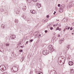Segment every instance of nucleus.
<instances>
[{
	"mask_svg": "<svg viewBox=\"0 0 74 74\" xmlns=\"http://www.w3.org/2000/svg\"><path fill=\"white\" fill-rule=\"evenodd\" d=\"M65 7V5H61V7L59 9V12L60 13L63 12V11H64V8Z\"/></svg>",
	"mask_w": 74,
	"mask_h": 74,
	"instance_id": "obj_1",
	"label": "nucleus"
},
{
	"mask_svg": "<svg viewBox=\"0 0 74 74\" xmlns=\"http://www.w3.org/2000/svg\"><path fill=\"white\" fill-rule=\"evenodd\" d=\"M0 70L2 71H4L6 70V68L5 66L3 65H1L0 66Z\"/></svg>",
	"mask_w": 74,
	"mask_h": 74,
	"instance_id": "obj_2",
	"label": "nucleus"
},
{
	"mask_svg": "<svg viewBox=\"0 0 74 74\" xmlns=\"http://www.w3.org/2000/svg\"><path fill=\"white\" fill-rule=\"evenodd\" d=\"M49 48L51 52H53V51H55V49L53 48V46L51 45H49Z\"/></svg>",
	"mask_w": 74,
	"mask_h": 74,
	"instance_id": "obj_3",
	"label": "nucleus"
},
{
	"mask_svg": "<svg viewBox=\"0 0 74 74\" xmlns=\"http://www.w3.org/2000/svg\"><path fill=\"white\" fill-rule=\"evenodd\" d=\"M12 70L14 72H17L18 71V68L17 66H14L12 68Z\"/></svg>",
	"mask_w": 74,
	"mask_h": 74,
	"instance_id": "obj_4",
	"label": "nucleus"
},
{
	"mask_svg": "<svg viewBox=\"0 0 74 74\" xmlns=\"http://www.w3.org/2000/svg\"><path fill=\"white\" fill-rule=\"evenodd\" d=\"M48 53H49V51L47 50H44L43 51V53L44 55H47V54H48Z\"/></svg>",
	"mask_w": 74,
	"mask_h": 74,
	"instance_id": "obj_5",
	"label": "nucleus"
},
{
	"mask_svg": "<svg viewBox=\"0 0 74 74\" xmlns=\"http://www.w3.org/2000/svg\"><path fill=\"white\" fill-rule=\"evenodd\" d=\"M70 48V46L69 45H67L66 46V47L64 49V51L65 52H66L67 51V50L69 49V48Z\"/></svg>",
	"mask_w": 74,
	"mask_h": 74,
	"instance_id": "obj_6",
	"label": "nucleus"
},
{
	"mask_svg": "<svg viewBox=\"0 0 74 74\" xmlns=\"http://www.w3.org/2000/svg\"><path fill=\"white\" fill-rule=\"evenodd\" d=\"M72 7H73V4L72 3L70 2L69 5L68 6L67 8H70Z\"/></svg>",
	"mask_w": 74,
	"mask_h": 74,
	"instance_id": "obj_7",
	"label": "nucleus"
},
{
	"mask_svg": "<svg viewBox=\"0 0 74 74\" xmlns=\"http://www.w3.org/2000/svg\"><path fill=\"white\" fill-rule=\"evenodd\" d=\"M30 12L31 14H36V11L34 10H31L30 11Z\"/></svg>",
	"mask_w": 74,
	"mask_h": 74,
	"instance_id": "obj_8",
	"label": "nucleus"
},
{
	"mask_svg": "<svg viewBox=\"0 0 74 74\" xmlns=\"http://www.w3.org/2000/svg\"><path fill=\"white\" fill-rule=\"evenodd\" d=\"M27 1V3H31V1H32V0H26ZM32 1H34V2H36V1H38V0H32Z\"/></svg>",
	"mask_w": 74,
	"mask_h": 74,
	"instance_id": "obj_9",
	"label": "nucleus"
},
{
	"mask_svg": "<svg viewBox=\"0 0 74 74\" xmlns=\"http://www.w3.org/2000/svg\"><path fill=\"white\" fill-rule=\"evenodd\" d=\"M73 62L72 61H70L69 62V66H72L73 65Z\"/></svg>",
	"mask_w": 74,
	"mask_h": 74,
	"instance_id": "obj_10",
	"label": "nucleus"
},
{
	"mask_svg": "<svg viewBox=\"0 0 74 74\" xmlns=\"http://www.w3.org/2000/svg\"><path fill=\"white\" fill-rule=\"evenodd\" d=\"M22 9L24 11L26 10V6H23L22 8Z\"/></svg>",
	"mask_w": 74,
	"mask_h": 74,
	"instance_id": "obj_11",
	"label": "nucleus"
},
{
	"mask_svg": "<svg viewBox=\"0 0 74 74\" xmlns=\"http://www.w3.org/2000/svg\"><path fill=\"white\" fill-rule=\"evenodd\" d=\"M1 27L2 29H5V26L4 24H2L1 25Z\"/></svg>",
	"mask_w": 74,
	"mask_h": 74,
	"instance_id": "obj_12",
	"label": "nucleus"
},
{
	"mask_svg": "<svg viewBox=\"0 0 74 74\" xmlns=\"http://www.w3.org/2000/svg\"><path fill=\"white\" fill-rule=\"evenodd\" d=\"M37 6L39 8H40L41 7V4H40L39 3H37Z\"/></svg>",
	"mask_w": 74,
	"mask_h": 74,
	"instance_id": "obj_13",
	"label": "nucleus"
},
{
	"mask_svg": "<svg viewBox=\"0 0 74 74\" xmlns=\"http://www.w3.org/2000/svg\"><path fill=\"white\" fill-rule=\"evenodd\" d=\"M60 57L58 58V62L59 64L60 63L62 62V60H60Z\"/></svg>",
	"mask_w": 74,
	"mask_h": 74,
	"instance_id": "obj_14",
	"label": "nucleus"
},
{
	"mask_svg": "<svg viewBox=\"0 0 74 74\" xmlns=\"http://www.w3.org/2000/svg\"><path fill=\"white\" fill-rule=\"evenodd\" d=\"M67 19L66 18H64L62 20V21L63 22H67Z\"/></svg>",
	"mask_w": 74,
	"mask_h": 74,
	"instance_id": "obj_15",
	"label": "nucleus"
},
{
	"mask_svg": "<svg viewBox=\"0 0 74 74\" xmlns=\"http://www.w3.org/2000/svg\"><path fill=\"white\" fill-rule=\"evenodd\" d=\"M52 40H53V41L55 42L56 40V37H54L52 39Z\"/></svg>",
	"mask_w": 74,
	"mask_h": 74,
	"instance_id": "obj_16",
	"label": "nucleus"
},
{
	"mask_svg": "<svg viewBox=\"0 0 74 74\" xmlns=\"http://www.w3.org/2000/svg\"><path fill=\"white\" fill-rule=\"evenodd\" d=\"M74 72V69H71L70 70L71 73H73Z\"/></svg>",
	"mask_w": 74,
	"mask_h": 74,
	"instance_id": "obj_17",
	"label": "nucleus"
},
{
	"mask_svg": "<svg viewBox=\"0 0 74 74\" xmlns=\"http://www.w3.org/2000/svg\"><path fill=\"white\" fill-rule=\"evenodd\" d=\"M11 37L13 38V39H14L15 38V36L14 35H12L11 36Z\"/></svg>",
	"mask_w": 74,
	"mask_h": 74,
	"instance_id": "obj_18",
	"label": "nucleus"
},
{
	"mask_svg": "<svg viewBox=\"0 0 74 74\" xmlns=\"http://www.w3.org/2000/svg\"><path fill=\"white\" fill-rule=\"evenodd\" d=\"M24 59H25V58H24V57H23L21 59V60H20L21 62H23V61L24 60Z\"/></svg>",
	"mask_w": 74,
	"mask_h": 74,
	"instance_id": "obj_19",
	"label": "nucleus"
},
{
	"mask_svg": "<svg viewBox=\"0 0 74 74\" xmlns=\"http://www.w3.org/2000/svg\"><path fill=\"white\" fill-rule=\"evenodd\" d=\"M63 42V40L62 39L60 40L59 41V44H62Z\"/></svg>",
	"mask_w": 74,
	"mask_h": 74,
	"instance_id": "obj_20",
	"label": "nucleus"
},
{
	"mask_svg": "<svg viewBox=\"0 0 74 74\" xmlns=\"http://www.w3.org/2000/svg\"><path fill=\"white\" fill-rule=\"evenodd\" d=\"M70 29V27H68V26H66L65 28V30H69Z\"/></svg>",
	"mask_w": 74,
	"mask_h": 74,
	"instance_id": "obj_21",
	"label": "nucleus"
},
{
	"mask_svg": "<svg viewBox=\"0 0 74 74\" xmlns=\"http://www.w3.org/2000/svg\"><path fill=\"white\" fill-rule=\"evenodd\" d=\"M22 17L23 18V19H25L26 18V16L24 15H23L22 16Z\"/></svg>",
	"mask_w": 74,
	"mask_h": 74,
	"instance_id": "obj_22",
	"label": "nucleus"
},
{
	"mask_svg": "<svg viewBox=\"0 0 74 74\" xmlns=\"http://www.w3.org/2000/svg\"><path fill=\"white\" fill-rule=\"evenodd\" d=\"M42 21L43 22H47V19H45V20L43 19L42 20Z\"/></svg>",
	"mask_w": 74,
	"mask_h": 74,
	"instance_id": "obj_23",
	"label": "nucleus"
},
{
	"mask_svg": "<svg viewBox=\"0 0 74 74\" xmlns=\"http://www.w3.org/2000/svg\"><path fill=\"white\" fill-rule=\"evenodd\" d=\"M18 19H16L15 20V22L16 23H18Z\"/></svg>",
	"mask_w": 74,
	"mask_h": 74,
	"instance_id": "obj_24",
	"label": "nucleus"
},
{
	"mask_svg": "<svg viewBox=\"0 0 74 74\" xmlns=\"http://www.w3.org/2000/svg\"><path fill=\"white\" fill-rule=\"evenodd\" d=\"M6 46H7V47L9 46L10 45V44L9 43H6Z\"/></svg>",
	"mask_w": 74,
	"mask_h": 74,
	"instance_id": "obj_25",
	"label": "nucleus"
},
{
	"mask_svg": "<svg viewBox=\"0 0 74 74\" xmlns=\"http://www.w3.org/2000/svg\"><path fill=\"white\" fill-rule=\"evenodd\" d=\"M59 29V27H58L56 28V30H58Z\"/></svg>",
	"mask_w": 74,
	"mask_h": 74,
	"instance_id": "obj_26",
	"label": "nucleus"
},
{
	"mask_svg": "<svg viewBox=\"0 0 74 74\" xmlns=\"http://www.w3.org/2000/svg\"><path fill=\"white\" fill-rule=\"evenodd\" d=\"M22 51H23V50H22V49L19 50V51L20 52H22Z\"/></svg>",
	"mask_w": 74,
	"mask_h": 74,
	"instance_id": "obj_27",
	"label": "nucleus"
},
{
	"mask_svg": "<svg viewBox=\"0 0 74 74\" xmlns=\"http://www.w3.org/2000/svg\"><path fill=\"white\" fill-rule=\"evenodd\" d=\"M33 39H31L30 40V42H32V41H33Z\"/></svg>",
	"mask_w": 74,
	"mask_h": 74,
	"instance_id": "obj_28",
	"label": "nucleus"
},
{
	"mask_svg": "<svg viewBox=\"0 0 74 74\" xmlns=\"http://www.w3.org/2000/svg\"><path fill=\"white\" fill-rule=\"evenodd\" d=\"M57 26H58V25H57V24H56V25H53L54 27H56Z\"/></svg>",
	"mask_w": 74,
	"mask_h": 74,
	"instance_id": "obj_29",
	"label": "nucleus"
},
{
	"mask_svg": "<svg viewBox=\"0 0 74 74\" xmlns=\"http://www.w3.org/2000/svg\"><path fill=\"white\" fill-rule=\"evenodd\" d=\"M58 7H60V4H58Z\"/></svg>",
	"mask_w": 74,
	"mask_h": 74,
	"instance_id": "obj_30",
	"label": "nucleus"
},
{
	"mask_svg": "<svg viewBox=\"0 0 74 74\" xmlns=\"http://www.w3.org/2000/svg\"><path fill=\"white\" fill-rule=\"evenodd\" d=\"M28 41L26 42L25 45H26V44H28Z\"/></svg>",
	"mask_w": 74,
	"mask_h": 74,
	"instance_id": "obj_31",
	"label": "nucleus"
},
{
	"mask_svg": "<svg viewBox=\"0 0 74 74\" xmlns=\"http://www.w3.org/2000/svg\"><path fill=\"white\" fill-rule=\"evenodd\" d=\"M47 32H48V31H47V30H45V33H47Z\"/></svg>",
	"mask_w": 74,
	"mask_h": 74,
	"instance_id": "obj_32",
	"label": "nucleus"
},
{
	"mask_svg": "<svg viewBox=\"0 0 74 74\" xmlns=\"http://www.w3.org/2000/svg\"><path fill=\"white\" fill-rule=\"evenodd\" d=\"M70 30H73V28H72V27H71L70 28Z\"/></svg>",
	"mask_w": 74,
	"mask_h": 74,
	"instance_id": "obj_33",
	"label": "nucleus"
},
{
	"mask_svg": "<svg viewBox=\"0 0 74 74\" xmlns=\"http://www.w3.org/2000/svg\"><path fill=\"white\" fill-rule=\"evenodd\" d=\"M50 29H51V30H52V29H53V27H51Z\"/></svg>",
	"mask_w": 74,
	"mask_h": 74,
	"instance_id": "obj_34",
	"label": "nucleus"
},
{
	"mask_svg": "<svg viewBox=\"0 0 74 74\" xmlns=\"http://www.w3.org/2000/svg\"><path fill=\"white\" fill-rule=\"evenodd\" d=\"M49 27H50V26H49V25H48L47 26V28H49Z\"/></svg>",
	"mask_w": 74,
	"mask_h": 74,
	"instance_id": "obj_35",
	"label": "nucleus"
},
{
	"mask_svg": "<svg viewBox=\"0 0 74 74\" xmlns=\"http://www.w3.org/2000/svg\"><path fill=\"white\" fill-rule=\"evenodd\" d=\"M41 35L40 34L39 36L38 37V38H39V37H40H40H41Z\"/></svg>",
	"mask_w": 74,
	"mask_h": 74,
	"instance_id": "obj_36",
	"label": "nucleus"
},
{
	"mask_svg": "<svg viewBox=\"0 0 74 74\" xmlns=\"http://www.w3.org/2000/svg\"><path fill=\"white\" fill-rule=\"evenodd\" d=\"M58 37H60V35H58Z\"/></svg>",
	"mask_w": 74,
	"mask_h": 74,
	"instance_id": "obj_37",
	"label": "nucleus"
},
{
	"mask_svg": "<svg viewBox=\"0 0 74 74\" xmlns=\"http://www.w3.org/2000/svg\"><path fill=\"white\" fill-rule=\"evenodd\" d=\"M47 18H49V16H48V15H47Z\"/></svg>",
	"mask_w": 74,
	"mask_h": 74,
	"instance_id": "obj_38",
	"label": "nucleus"
},
{
	"mask_svg": "<svg viewBox=\"0 0 74 74\" xmlns=\"http://www.w3.org/2000/svg\"><path fill=\"white\" fill-rule=\"evenodd\" d=\"M59 31H61V28H59Z\"/></svg>",
	"mask_w": 74,
	"mask_h": 74,
	"instance_id": "obj_39",
	"label": "nucleus"
},
{
	"mask_svg": "<svg viewBox=\"0 0 74 74\" xmlns=\"http://www.w3.org/2000/svg\"><path fill=\"white\" fill-rule=\"evenodd\" d=\"M66 29H65L64 30H63V32H65V30H66Z\"/></svg>",
	"mask_w": 74,
	"mask_h": 74,
	"instance_id": "obj_40",
	"label": "nucleus"
},
{
	"mask_svg": "<svg viewBox=\"0 0 74 74\" xmlns=\"http://www.w3.org/2000/svg\"><path fill=\"white\" fill-rule=\"evenodd\" d=\"M54 71H55V72H56L55 73H54V74H56V72L55 70H54Z\"/></svg>",
	"mask_w": 74,
	"mask_h": 74,
	"instance_id": "obj_41",
	"label": "nucleus"
},
{
	"mask_svg": "<svg viewBox=\"0 0 74 74\" xmlns=\"http://www.w3.org/2000/svg\"><path fill=\"white\" fill-rule=\"evenodd\" d=\"M32 71H31V72H30V74H32Z\"/></svg>",
	"mask_w": 74,
	"mask_h": 74,
	"instance_id": "obj_42",
	"label": "nucleus"
},
{
	"mask_svg": "<svg viewBox=\"0 0 74 74\" xmlns=\"http://www.w3.org/2000/svg\"><path fill=\"white\" fill-rule=\"evenodd\" d=\"M21 48H23V46H21Z\"/></svg>",
	"mask_w": 74,
	"mask_h": 74,
	"instance_id": "obj_43",
	"label": "nucleus"
},
{
	"mask_svg": "<svg viewBox=\"0 0 74 74\" xmlns=\"http://www.w3.org/2000/svg\"><path fill=\"white\" fill-rule=\"evenodd\" d=\"M54 13L55 14H56V11H55L54 12Z\"/></svg>",
	"mask_w": 74,
	"mask_h": 74,
	"instance_id": "obj_44",
	"label": "nucleus"
},
{
	"mask_svg": "<svg viewBox=\"0 0 74 74\" xmlns=\"http://www.w3.org/2000/svg\"><path fill=\"white\" fill-rule=\"evenodd\" d=\"M53 15H55V13H53Z\"/></svg>",
	"mask_w": 74,
	"mask_h": 74,
	"instance_id": "obj_45",
	"label": "nucleus"
},
{
	"mask_svg": "<svg viewBox=\"0 0 74 74\" xmlns=\"http://www.w3.org/2000/svg\"><path fill=\"white\" fill-rule=\"evenodd\" d=\"M72 34H74V33H72Z\"/></svg>",
	"mask_w": 74,
	"mask_h": 74,
	"instance_id": "obj_46",
	"label": "nucleus"
},
{
	"mask_svg": "<svg viewBox=\"0 0 74 74\" xmlns=\"http://www.w3.org/2000/svg\"><path fill=\"white\" fill-rule=\"evenodd\" d=\"M56 21H59V20H56Z\"/></svg>",
	"mask_w": 74,
	"mask_h": 74,
	"instance_id": "obj_47",
	"label": "nucleus"
},
{
	"mask_svg": "<svg viewBox=\"0 0 74 74\" xmlns=\"http://www.w3.org/2000/svg\"><path fill=\"white\" fill-rule=\"evenodd\" d=\"M73 25H74V23H73Z\"/></svg>",
	"mask_w": 74,
	"mask_h": 74,
	"instance_id": "obj_48",
	"label": "nucleus"
},
{
	"mask_svg": "<svg viewBox=\"0 0 74 74\" xmlns=\"http://www.w3.org/2000/svg\"><path fill=\"white\" fill-rule=\"evenodd\" d=\"M68 1V0L66 1V2H67Z\"/></svg>",
	"mask_w": 74,
	"mask_h": 74,
	"instance_id": "obj_49",
	"label": "nucleus"
},
{
	"mask_svg": "<svg viewBox=\"0 0 74 74\" xmlns=\"http://www.w3.org/2000/svg\"><path fill=\"white\" fill-rule=\"evenodd\" d=\"M20 32H21V30H20Z\"/></svg>",
	"mask_w": 74,
	"mask_h": 74,
	"instance_id": "obj_50",
	"label": "nucleus"
},
{
	"mask_svg": "<svg viewBox=\"0 0 74 74\" xmlns=\"http://www.w3.org/2000/svg\"><path fill=\"white\" fill-rule=\"evenodd\" d=\"M16 13H17V14H18V13H17V12Z\"/></svg>",
	"mask_w": 74,
	"mask_h": 74,
	"instance_id": "obj_51",
	"label": "nucleus"
},
{
	"mask_svg": "<svg viewBox=\"0 0 74 74\" xmlns=\"http://www.w3.org/2000/svg\"><path fill=\"white\" fill-rule=\"evenodd\" d=\"M39 39L40 38V37H39Z\"/></svg>",
	"mask_w": 74,
	"mask_h": 74,
	"instance_id": "obj_52",
	"label": "nucleus"
},
{
	"mask_svg": "<svg viewBox=\"0 0 74 74\" xmlns=\"http://www.w3.org/2000/svg\"><path fill=\"white\" fill-rule=\"evenodd\" d=\"M57 24L58 25V23H57Z\"/></svg>",
	"mask_w": 74,
	"mask_h": 74,
	"instance_id": "obj_53",
	"label": "nucleus"
},
{
	"mask_svg": "<svg viewBox=\"0 0 74 74\" xmlns=\"http://www.w3.org/2000/svg\"><path fill=\"white\" fill-rule=\"evenodd\" d=\"M52 71H53V70H52Z\"/></svg>",
	"mask_w": 74,
	"mask_h": 74,
	"instance_id": "obj_54",
	"label": "nucleus"
}]
</instances>
